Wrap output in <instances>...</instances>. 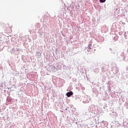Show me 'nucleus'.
Masks as SVG:
<instances>
[{
  "label": "nucleus",
  "mask_w": 128,
  "mask_h": 128,
  "mask_svg": "<svg viewBox=\"0 0 128 128\" xmlns=\"http://www.w3.org/2000/svg\"><path fill=\"white\" fill-rule=\"evenodd\" d=\"M124 24H126V23H124Z\"/></svg>",
  "instance_id": "nucleus-6"
},
{
  "label": "nucleus",
  "mask_w": 128,
  "mask_h": 128,
  "mask_svg": "<svg viewBox=\"0 0 128 128\" xmlns=\"http://www.w3.org/2000/svg\"><path fill=\"white\" fill-rule=\"evenodd\" d=\"M128 103L126 104V106H127V108H128Z\"/></svg>",
  "instance_id": "nucleus-4"
},
{
  "label": "nucleus",
  "mask_w": 128,
  "mask_h": 128,
  "mask_svg": "<svg viewBox=\"0 0 128 128\" xmlns=\"http://www.w3.org/2000/svg\"><path fill=\"white\" fill-rule=\"evenodd\" d=\"M72 94H74V93L72 92H67L66 94V96H67L68 98H70V96H72Z\"/></svg>",
  "instance_id": "nucleus-1"
},
{
  "label": "nucleus",
  "mask_w": 128,
  "mask_h": 128,
  "mask_svg": "<svg viewBox=\"0 0 128 128\" xmlns=\"http://www.w3.org/2000/svg\"><path fill=\"white\" fill-rule=\"evenodd\" d=\"M88 46L89 48H90V46H92V44H88Z\"/></svg>",
  "instance_id": "nucleus-3"
},
{
  "label": "nucleus",
  "mask_w": 128,
  "mask_h": 128,
  "mask_svg": "<svg viewBox=\"0 0 128 128\" xmlns=\"http://www.w3.org/2000/svg\"><path fill=\"white\" fill-rule=\"evenodd\" d=\"M122 24H124V22H122Z\"/></svg>",
  "instance_id": "nucleus-5"
},
{
  "label": "nucleus",
  "mask_w": 128,
  "mask_h": 128,
  "mask_svg": "<svg viewBox=\"0 0 128 128\" xmlns=\"http://www.w3.org/2000/svg\"><path fill=\"white\" fill-rule=\"evenodd\" d=\"M100 2L104 3L106 2V0H100Z\"/></svg>",
  "instance_id": "nucleus-2"
}]
</instances>
